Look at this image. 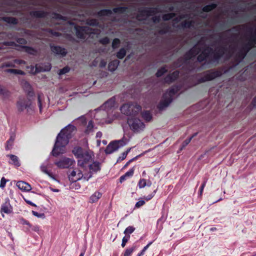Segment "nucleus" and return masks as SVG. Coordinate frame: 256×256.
I'll return each mask as SVG.
<instances>
[{
    "mask_svg": "<svg viewBox=\"0 0 256 256\" xmlns=\"http://www.w3.org/2000/svg\"><path fill=\"white\" fill-rule=\"evenodd\" d=\"M130 236L128 235V236H124L122 240V248L124 247L126 244V243L128 242V240L130 239Z\"/></svg>",
    "mask_w": 256,
    "mask_h": 256,
    "instance_id": "nucleus-48",
    "label": "nucleus"
},
{
    "mask_svg": "<svg viewBox=\"0 0 256 256\" xmlns=\"http://www.w3.org/2000/svg\"><path fill=\"white\" fill-rule=\"evenodd\" d=\"M16 42L20 44H26L27 43V41L24 38H18Z\"/></svg>",
    "mask_w": 256,
    "mask_h": 256,
    "instance_id": "nucleus-56",
    "label": "nucleus"
},
{
    "mask_svg": "<svg viewBox=\"0 0 256 256\" xmlns=\"http://www.w3.org/2000/svg\"><path fill=\"white\" fill-rule=\"evenodd\" d=\"M76 172H77V170H74L68 176V178L70 181H72V182H76V180H74V179H76Z\"/></svg>",
    "mask_w": 256,
    "mask_h": 256,
    "instance_id": "nucleus-40",
    "label": "nucleus"
},
{
    "mask_svg": "<svg viewBox=\"0 0 256 256\" xmlns=\"http://www.w3.org/2000/svg\"><path fill=\"white\" fill-rule=\"evenodd\" d=\"M75 162L73 158L64 157L59 160L55 162L54 164L60 168H68Z\"/></svg>",
    "mask_w": 256,
    "mask_h": 256,
    "instance_id": "nucleus-11",
    "label": "nucleus"
},
{
    "mask_svg": "<svg viewBox=\"0 0 256 256\" xmlns=\"http://www.w3.org/2000/svg\"><path fill=\"white\" fill-rule=\"evenodd\" d=\"M14 62H8L2 64V68L4 67H14Z\"/></svg>",
    "mask_w": 256,
    "mask_h": 256,
    "instance_id": "nucleus-45",
    "label": "nucleus"
},
{
    "mask_svg": "<svg viewBox=\"0 0 256 256\" xmlns=\"http://www.w3.org/2000/svg\"><path fill=\"white\" fill-rule=\"evenodd\" d=\"M125 144L126 143L122 140L110 142L106 146L105 152L106 154H111Z\"/></svg>",
    "mask_w": 256,
    "mask_h": 256,
    "instance_id": "nucleus-10",
    "label": "nucleus"
},
{
    "mask_svg": "<svg viewBox=\"0 0 256 256\" xmlns=\"http://www.w3.org/2000/svg\"><path fill=\"white\" fill-rule=\"evenodd\" d=\"M120 62L117 60L110 62L108 65V70L111 72L114 71L117 68Z\"/></svg>",
    "mask_w": 256,
    "mask_h": 256,
    "instance_id": "nucleus-23",
    "label": "nucleus"
},
{
    "mask_svg": "<svg viewBox=\"0 0 256 256\" xmlns=\"http://www.w3.org/2000/svg\"><path fill=\"white\" fill-rule=\"evenodd\" d=\"M194 23V22L192 20L190 21L184 20L180 23V26L182 28H189L193 26Z\"/></svg>",
    "mask_w": 256,
    "mask_h": 256,
    "instance_id": "nucleus-25",
    "label": "nucleus"
},
{
    "mask_svg": "<svg viewBox=\"0 0 256 256\" xmlns=\"http://www.w3.org/2000/svg\"><path fill=\"white\" fill-rule=\"evenodd\" d=\"M142 109L140 106L136 104H125L120 110L122 113L127 116H135Z\"/></svg>",
    "mask_w": 256,
    "mask_h": 256,
    "instance_id": "nucleus-5",
    "label": "nucleus"
},
{
    "mask_svg": "<svg viewBox=\"0 0 256 256\" xmlns=\"http://www.w3.org/2000/svg\"><path fill=\"white\" fill-rule=\"evenodd\" d=\"M106 62L104 60H102L100 63V68H104L106 66Z\"/></svg>",
    "mask_w": 256,
    "mask_h": 256,
    "instance_id": "nucleus-64",
    "label": "nucleus"
},
{
    "mask_svg": "<svg viewBox=\"0 0 256 256\" xmlns=\"http://www.w3.org/2000/svg\"><path fill=\"white\" fill-rule=\"evenodd\" d=\"M206 37H202L183 57L178 59L174 66H182L186 70L191 72L209 68L212 64L218 63L228 50L227 46H220L214 50L206 44Z\"/></svg>",
    "mask_w": 256,
    "mask_h": 256,
    "instance_id": "nucleus-1",
    "label": "nucleus"
},
{
    "mask_svg": "<svg viewBox=\"0 0 256 256\" xmlns=\"http://www.w3.org/2000/svg\"><path fill=\"white\" fill-rule=\"evenodd\" d=\"M0 212L2 213L10 214L12 212V207L8 202H5L2 204L1 207Z\"/></svg>",
    "mask_w": 256,
    "mask_h": 256,
    "instance_id": "nucleus-20",
    "label": "nucleus"
},
{
    "mask_svg": "<svg viewBox=\"0 0 256 256\" xmlns=\"http://www.w3.org/2000/svg\"><path fill=\"white\" fill-rule=\"evenodd\" d=\"M179 76V72L175 71L172 74H168L164 78V82L168 84H170L178 78Z\"/></svg>",
    "mask_w": 256,
    "mask_h": 256,
    "instance_id": "nucleus-14",
    "label": "nucleus"
},
{
    "mask_svg": "<svg viewBox=\"0 0 256 256\" xmlns=\"http://www.w3.org/2000/svg\"><path fill=\"white\" fill-rule=\"evenodd\" d=\"M14 138L12 136H11L9 140L6 142V150H10L12 148V146L14 142Z\"/></svg>",
    "mask_w": 256,
    "mask_h": 256,
    "instance_id": "nucleus-29",
    "label": "nucleus"
},
{
    "mask_svg": "<svg viewBox=\"0 0 256 256\" xmlns=\"http://www.w3.org/2000/svg\"><path fill=\"white\" fill-rule=\"evenodd\" d=\"M40 66L38 64H36V70L38 72L40 71H49L51 69V65L50 64H48L46 66V68H39Z\"/></svg>",
    "mask_w": 256,
    "mask_h": 256,
    "instance_id": "nucleus-35",
    "label": "nucleus"
},
{
    "mask_svg": "<svg viewBox=\"0 0 256 256\" xmlns=\"http://www.w3.org/2000/svg\"><path fill=\"white\" fill-rule=\"evenodd\" d=\"M222 72L218 70H210L203 73V76L198 80V83L210 81L222 76Z\"/></svg>",
    "mask_w": 256,
    "mask_h": 256,
    "instance_id": "nucleus-8",
    "label": "nucleus"
},
{
    "mask_svg": "<svg viewBox=\"0 0 256 256\" xmlns=\"http://www.w3.org/2000/svg\"><path fill=\"white\" fill-rule=\"evenodd\" d=\"M5 72L8 73H11L15 74L24 75V72L23 71L16 69H7L5 70Z\"/></svg>",
    "mask_w": 256,
    "mask_h": 256,
    "instance_id": "nucleus-30",
    "label": "nucleus"
},
{
    "mask_svg": "<svg viewBox=\"0 0 256 256\" xmlns=\"http://www.w3.org/2000/svg\"><path fill=\"white\" fill-rule=\"evenodd\" d=\"M156 190H154L151 194H148L146 196L144 197V199L146 200V201H148L149 200H151L155 195L156 193Z\"/></svg>",
    "mask_w": 256,
    "mask_h": 256,
    "instance_id": "nucleus-51",
    "label": "nucleus"
},
{
    "mask_svg": "<svg viewBox=\"0 0 256 256\" xmlns=\"http://www.w3.org/2000/svg\"><path fill=\"white\" fill-rule=\"evenodd\" d=\"M128 124L130 128L134 132H140L145 128V124L139 118L131 117L128 118Z\"/></svg>",
    "mask_w": 256,
    "mask_h": 256,
    "instance_id": "nucleus-7",
    "label": "nucleus"
},
{
    "mask_svg": "<svg viewBox=\"0 0 256 256\" xmlns=\"http://www.w3.org/2000/svg\"><path fill=\"white\" fill-rule=\"evenodd\" d=\"M92 177V174H84L81 170H77L76 179H74V180H76V182L83 178L84 180L88 181Z\"/></svg>",
    "mask_w": 256,
    "mask_h": 256,
    "instance_id": "nucleus-17",
    "label": "nucleus"
},
{
    "mask_svg": "<svg viewBox=\"0 0 256 256\" xmlns=\"http://www.w3.org/2000/svg\"><path fill=\"white\" fill-rule=\"evenodd\" d=\"M20 48L24 49V52L36 56L38 54L37 50L32 47L28 46H20Z\"/></svg>",
    "mask_w": 256,
    "mask_h": 256,
    "instance_id": "nucleus-22",
    "label": "nucleus"
},
{
    "mask_svg": "<svg viewBox=\"0 0 256 256\" xmlns=\"http://www.w3.org/2000/svg\"><path fill=\"white\" fill-rule=\"evenodd\" d=\"M6 44L7 45V46H18L19 48H20V46H19L17 45L14 42H6Z\"/></svg>",
    "mask_w": 256,
    "mask_h": 256,
    "instance_id": "nucleus-61",
    "label": "nucleus"
},
{
    "mask_svg": "<svg viewBox=\"0 0 256 256\" xmlns=\"http://www.w3.org/2000/svg\"><path fill=\"white\" fill-rule=\"evenodd\" d=\"M40 170L43 172L48 174L50 178H54L52 174L48 170L46 166L42 165L40 166Z\"/></svg>",
    "mask_w": 256,
    "mask_h": 256,
    "instance_id": "nucleus-36",
    "label": "nucleus"
},
{
    "mask_svg": "<svg viewBox=\"0 0 256 256\" xmlns=\"http://www.w3.org/2000/svg\"><path fill=\"white\" fill-rule=\"evenodd\" d=\"M32 214L34 216H36L38 218H45V215L44 213H38L32 210Z\"/></svg>",
    "mask_w": 256,
    "mask_h": 256,
    "instance_id": "nucleus-47",
    "label": "nucleus"
},
{
    "mask_svg": "<svg viewBox=\"0 0 256 256\" xmlns=\"http://www.w3.org/2000/svg\"><path fill=\"white\" fill-rule=\"evenodd\" d=\"M180 89L178 86H174L170 88L162 96V99L158 106L160 110H162L166 108L172 102V98Z\"/></svg>",
    "mask_w": 256,
    "mask_h": 256,
    "instance_id": "nucleus-4",
    "label": "nucleus"
},
{
    "mask_svg": "<svg viewBox=\"0 0 256 256\" xmlns=\"http://www.w3.org/2000/svg\"><path fill=\"white\" fill-rule=\"evenodd\" d=\"M102 194L98 192H96L92 194L90 198V202L91 203H94L96 202L102 196Z\"/></svg>",
    "mask_w": 256,
    "mask_h": 256,
    "instance_id": "nucleus-24",
    "label": "nucleus"
},
{
    "mask_svg": "<svg viewBox=\"0 0 256 256\" xmlns=\"http://www.w3.org/2000/svg\"><path fill=\"white\" fill-rule=\"evenodd\" d=\"M167 72V70L165 67H162L157 71L156 73V76L157 77H160L162 76L164 73Z\"/></svg>",
    "mask_w": 256,
    "mask_h": 256,
    "instance_id": "nucleus-39",
    "label": "nucleus"
},
{
    "mask_svg": "<svg viewBox=\"0 0 256 256\" xmlns=\"http://www.w3.org/2000/svg\"><path fill=\"white\" fill-rule=\"evenodd\" d=\"M70 71V68L68 66H66L59 70L58 74L62 75L68 73Z\"/></svg>",
    "mask_w": 256,
    "mask_h": 256,
    "instance_id": "nucleus-46",
    "label": "nucleus"
},
{
    "mask_svg": "<svg viewBox=\"0 0 256 256\" xmlns=\"http://www.w3.org/2000/svg\"><path fill=\"white\" fill-rule=\"evenodd\" d=\"M206 181L202 183V184L200 186V190H199V194H200V195H202V194L204 188L205 187L206 184Z\"/></svg>",
    "mask_w": 256,
    "mask_h": 256,
    "instance_id": "nucleus-58",
    "label": "nucleus"
},
{
    "mask_svg": "<svg viewBox=\"0 0 256 256\" xmlns=\"http://www.w3.org/2000/svg\"><path fill=\"white\" fill-rule=\"evenodd\" d=\"M160 20V16H155L152 18V20L154 22H159Z\"/></svg>",
    "mask_w": 256,
    "mask_h": 256,
    "instance_id": "nucleus-63",
    "label": "nucleus"
},
{
    "mask_svg": "<svg viewBox=\"0 0 256 256\" xmlns=\"http://www.w3.org/2000/svg\"><path fill=\"white\" fill-rule=\"evenodd\" d=\"M6 156L8 157L10 160V161L9 162L10 164H14L17 167H18L20 166L19 158L17 156L14 154H8Z\"/></svg>",
    "mask_w": 256,
    "mask_h": 256,
    "instance_id": "nucleus-19",
    "label": "nucleus"
},
{
    "mask_svg": "<svg viewBox=\"0 0 256 256\" xmlns=\"http://www.w3.org/2000/svg\"><path fill=\"white\" fill-rule=\"evenodd\" d=\"M216 7H217V4L213 3V4H208V5H206V6H204L202 8V10L204 12H210L211 10H214Z\"/></svg>",
    "mask_w": 256,
    "mask_h": 256,
    "instance_id": "nucleus-26",
    "label": "nucleus"
},
{
    "mask_svg": "<svg viewBox=\"0 0 256 256\" xmlns=\"http://www.w3.org/2000/svg\"><path fill=\"white\" fill-rule=\"evenodd\" d=\"M142 117L146 122H150L152 118V115L148 111H144L142 114Z\"/></svg>",
    "mask_w": 256,
    "mask_h": 256,
    "instance_id": "nucleus-27",
    "label": "nucleus"
},
{
    "mask_svg": "<svg viewBox=\"0 0 256 256\" xmlns=\"http://www.w3.org/2000/svg\"><path fill=\"white\" fill-rule=\"evenodd\" d=\"M72 153L78 158V165L82 168L86 166V164L92 161L94 156L92 151L84 150L81 147H75L72 150Z\"/></svg>",
    "mask_w": 256,
    "mask_h": 256,
    "instance_id": "nucleus-3",
    "label": "nucleus"
},
{
    "mask_svg": "<svg viewBox=\"0 0 256 256\" xmlns=\"http://www.w3.org/2000/svg\"><path fill=\"white\" fill-rule=\"evenodd\" d=\"M158 12V8L157 7L144 8L138 10V18L140 16H153Z\"/></svg>",
    "mask_w": 256,
    "mask_h": 256,
    "instance_id": "nucleus-12",
    "label": "nucleus"
},
{
    "mask_svg": "<svg viewBox=\"0 0 256 256\" xmlns=\"http://www.w3.org/2000/svg\"><path fill=\"white\" fill-rule=\"evenodd\" d=\"M90 172L88 174H92V172H96L100 170V163L98 162H94L92 164H89Z\"/></svg>",
    "mask_w": 256,
    "mask_h": 256,
    "instance_id": "nucleus-18",
    "label": "nucleus"
},
{
    "mask_svg": "<svg viewBox=\"0 0 256 256\" xmlns=\"http://www.w3.org/2000/svg\"><path fill=\"white\" fill-rule=\"evenodd\" d=\"M8 180H6L4 177H2L0 180V188H4L6 186V182Z\"/></svg>",
    "mask_w": 256,
    "mask_h": 256,
    "instance_id": "nucleus-53",
    "label": "nucleus"
},
{
    "mask_svg": "<svg viewBox=\"0 0 256 256\" xmlns=\"http://www.w3.org/2000/svg\"><path fill=\"white\" fill-rule=\"evenodd\" d=\"M135 230V228L132 226H129L126 228L124 231V234L126 236H128L130 234H132Z\"/></svg>",
    "mask_w": 256,
    "mask_h": 256,
    "instance_id": "nucleus-38",
    "label": "nucleus"
},
{
    "mask_svg": "<svg viewBox=\"0 0 256 256\" xmlns=\"http://www.w3.org/2000/svg\"><path fill=\"white\" fill-rule=\"evenodd\" d=\"M152 242H150L142 250L140 253L138 254H140V256H142L144 254L146 250L152 244Z\"/></svg>",
    "mask_w": 256,
    "mask_h": 256,
    "instance_id": "nucleus-55",
    "label": "nucleus"
},
{
    "mask_svg": "<svg viewBox=\"0 0 256 256\" xmlns=\"http://www.w3.org/2000/svg\"><path fill=\"white\" fill-rule=\"evenodd\" d=\"M14 64H25L26 62L24 60H18L16 59L14 60Z\"/></svg>",
    "mask_w": 256,
    "mask_h": 256,
    "instance_id": "nucleus-60",
    "label": "nucleus"
},
{
    "mask_svg": "<svg viewBox=\"0 0 256 256\" xmlns=\"http://www.w3.org/2000/svg\"><path fill=\"white\" fill-rule=\"evenodd\" d=\"M240 26H234L233 27L232 29H230V30H226V32H224L222 34H220V38L219 40H218V42H220L222 38V36L224 34H225L226 32H230L231 30H236V32H238L240 30Z\"/></svg>",
    "mask_w": 256,
    "mask_h": 256,
    "instance_id": "nucleus-34",
    "label": "nucleus"
},
{
    "mask_svg": "<svg viewBox=\"0 0 256 256\" xmlns=\"http://www.w3.org/2000/svg\"><path fill=\"white\" fill-rule=\"evenodd\" d=\"M126 50L124 48H121L116 53V56L119 59L123 58L126 55Z\"/></svg>",
    "mask_w": 256,
    "mask_h": 256,
    "instance_id": "nucleus-31",
    "label": "nucleus"
},
{
    "mask_svg": "<svg viewBox=\"0 0 256 256\" xmlns=\"http://www.w3.org/2000/svg\"><path fill=\"white\" fill-rule=\"evenodd\" d=\"M134 250V248H127L124 253V256H130Z\"/></svg>",
    "mask_w": 256,
    "mask_h": 256,
    "instance_id": "nucleus-49",
    "label": "nucleus"
},
{
    "mask_svg": "<svg viewBox=\"0 0 256 256\" xmlns=\"http://www.w3.org/2000/svg\"><path fill=\"white\" fill-rule=\"evenodd\" d=\"M76 128L71 124H68L61 130L56 137V141L52 150V154L57 156L60 154L65 152V146L68 143V140L72 136V132Z\"/></svg>",
    "mask_w": 256,
    "mask_h": 256,
    "instance_id": "nucleus-2",
    "label": "nucleus"
},
{
    "mask_svg": "<svg viewBox=\"0 0 256 256\" xmlns=\"http://www.w3.org/2000/svg\"><path fill=\"white\" fill-rule=\"evenodd\" d=\"M16 186L18 188L24 191L29 192L32 190L31 186L28 183L23 181L18 182L16 183Z\"/></svg>",
    "mask_w": 256,
    "mask_h": 256,
    "instance_id": "nucleus-16",
    "label": "nucleus"
},
{
    "mask_svg": "<svg viewBox=\"0 0 256 256\" xmlns=\"http://www.w3.org/2000/svg\"><path fill=\"white\" fill-rule=\"evenodd\" d=\"M120 40L118 38H114L113 41H112V48H114V49H115L116 48H117L120 44Z\"/></svg>",
    "mask_w": 256,
    "mask_h": 256,
    "instance_id": "nucleus-44",
    "label": "nucleus"
},
{
    "mask_svg": "<svg viewBox=\"0 0 256 256\" xmlns=\"http://www.w3.org/2000/svg\"><path fill=\"white\" fill-rule=\"evenodd\" d=\"M4 20L7 23L13 24H17L18 22V20L16 18L13 17H4Z\"/></svg>",
    "mask_w": 256,
    "mask_h": 256,
    "instance_id": "nucleus-28",
    "label": "nucleus"
},
{
    "mask_svg": "<svg viewBox=\"0 0 256 256\" xmlns=\"http://www.w3.org/2000/svg\"><path fill=\"white\" fill-rule=\"evenodd\" d=\"M175 16L174 13L166 14L162 16V18L164 20H168L172 19Z\"/></svg>",
    "mask_w": 256,
    "mask_h": 256,
    "instance_id": "nucleus-37",
    "label": "nucleus"
},
{
    "mask_svg": "<svg viewBox=\"0 0 256 256\" xmlns=\"http://www.w3.org/2000/svg\"><path fill=\"white\" fill-rule=\"evenodd\" d=\"M194 138V136H192L186 140L182 144L181 147L180 149V150H182L191 141L192 138Z\"/></svg>",
    "mask_w": 256,
    "mask_h": 256,
    "instance_id": "nucleus-41",
    "label": "nucleus"
},
{
    "mask_svg": "<svg viewBox=\"0 0 256 256\" xmlns=\"http://www.w3.org/2000/svg\"><path fill=\"white\" fill-rule=\"evenodd\" d=\"M50 32L54 36H60L61 34L59 32L54 31L52 30H50Z\"/></svg>",
    "mask_w": 256,
    "mask_h": 256,
    "instance_id": "nucleus-59",
    "label": "nucleus"
},
{
    "mask_svg": "<svg viewBox=\"0 0 256 256\" xmlns=\"http://www.w3.org/2000/svg\"><path fill=\"white\" fill-rule=\"evenodd\" d=\"M94 129V122L92 120L89 121L88 124L86 126V128L85 130V132L87 134H90V132H93Z\"/></svg>",
    "mask_w": 256,
    "mask_h": 256,
    "instance_id": "nucleus-33",
    "label": "nucleus"
},
{
    "mask_svg": "<svg viewBox=\"0 0 256 256\" xmlns=\"http://www.w3.org/2000/svg\"><path fill=\"white\" fill-rule=\"evenodd\" d=\"M127 156V152H122L121 156L118 158L117 162L122 161L126 158Z\"/></svg>",
    "mask_w": 256,
    "mask_h": 256,
    "instance_id": "nucleus-57",
    "label": "nucleus"
},
{
    "mask_svg": "<svg viewBox=\"0 0 256 256\" xmlns=\"http://www.w3.org/2000/svg\"><path fill=\"white\" fill-rule=\"evenodd\" d=\"M145 204V201L141 200H138L135 204L136 208H139Z\"/></svg>",
    "mask_w": 256,
    "mask_h": 256,
    "instance_id": "nucleus-54",
    "label": "nucleus"
},
{
    "mask_svg": "<svg viewBox=\"0 0 256 256\" xmlns=\"http://www.w3.org/2000/svg\"><path fill=\"white\" fill-rule=\"evenodd\" d=\"M104 104V106L106 108V107H108V108L112 107L114 106V100L112 98L110 99L107 102H106Z\"/></svg>",
    "mask_w": 256,
    "mask_h": 256,
    "instance_id": "nucleus-43",
    "label": "nucleus"
},
{
    "mask_svg": "<svg viewBox=\"0 0 256 256\" xmlns=\"http://www.w3.org/2000/svg\"><path fill=\"white\" fill-rule=\"evenodd\" d=\"M134 168H130V170H129L128 171L126 172L125 173V174H124L125 176H126L127 178H130V177L132 176L134 174Z\"/></svg>",
    "mask_w": 256,
    "mask_h": 256,
    "instance_id": "nucleus-50",
    "label": "nucleus"
},
{
    "mask_svg": "<svg viewBox=\"0 0 256 256\" xmlns=\"http://www.w3.org/2000/svg\"><path fill=\"white\" fill-rule=\"evenodd\" d=\"M76 36L81 39H84L86 38L85 36V28L83 27L76 28Z\"/></svg>",
    "mask_w": 256,
    "mask_h": 256,
    "instance_id": "nucleus-21",
    "label": "nucleus"
},
{
    "mask_svg": "<svg viewBox=\"0 0 256 256\" xmlns=\"http://www.w3.org/2000/svg\"><path fill=\"white\" fill-rule=\"evenodd\" d=\"M30 15L33 18H44L48 15V12L44 10H33L30 12Z\"/></svg>",
    "mask_w": 256,
    "mask_h": 256,
    "instance_id": "nucleus-15",
    "label": "nucleus"
},
{
    "mask_svg": "<svg viewBox=\"0 0 256 256\" xmlns=\"http://www.w3.org/2000/svg\"><path fill=\"white\" fill-rule=\"evenodd\" d=\"M100 43L103 44H106L110 42V39L108 38L106 36L104 38H101L100 40Z\"/></svg>",
    "mask_w": 256,
    "mask_h": 256,
    "instance_id": "nucleus-52",
    "label": "nucleus"
},
{
    "mask_svg": "<svg viewBox=\"0 0 256 256\" xmlns=\"http://www.w3.org/2000/svg\"><path fill=\"white\" fill-rule=\"evenodd\" d=\"M51 51L56 55L60 56L62 57L66 56L67 54V50L64 48L59 46H54L50 44V45Z\"/></svg>",
    "mask_w": 256,
    "mask_h": 256,
    "instance_id": "nucleus-13",
    "label": "nucleus"
},
{
    "mask_svg": "<svg viewBox=\"0 0 256 256\" xmlns=\"http://www.w3.org/2000/svg\"><path fill=\"white\" fill-rule=\"evenodd\" d=\"M34 93L32 91L28 90V98H20L17 102V108L18 110L20 112H22L24 110L26 109L28 111L30 108V106L32 104L31 100L30 98L32 96Z\"/></svg>",
    "mask_w": 256,
    "mask_h": 256,
    "instance_id": "nucleus-6",
    "label": "nucleus"
},
{
    "mask_svg": "<svg viewBox=\"0 0 256 256\" xmlns=\"http://www.w3.org/2000/svg\"><path fill=\"white\" fill-rule=\"evenodd\" d=\"M10 95V92L5 88L0 85V96L4 98H8Z\"/></svg>",
    "mask_w": 256,
    "mask_h": 256,
    "instance_id": "nucleus-32",
    "label": "nucleus"
},
{
    "mask_svg": "<svg viewBox=\"0 0 256 256\" xmlns=\"http://www.w3.org/2000/svg\"><path fill=\"white\" fill-rule=\"evenodd\" d=\"M38 107H39V108H40V110L41 112H42V102H41V100H40V95L38 96Z\"/></svg>",
    "mask_w": 256,
    "mask_h": 256,
    "instance_id": "nucleus-62",
    "label": "nucleus"
},
{
    "mask_svg": "<svg viewBox=\"0 0 256 256\" xmlns=\"http://www.w3.org/2000/svg\"><path fill=\"white\" fill-rule=\"evenodd\" d=\"M146 186V180L144 178H140L138 182V186L140 188H142Z\"/></svg>",
    "mask_w": 256,
    "mask_h": 256,
    "instance_id": "nucleus-42",
    "label": "nucleus"
},
{
    "mask_svg": "<svg viewBox=\"0 0 256 256\" xmlns=\"http://www.w3.org/2000/svg\"><path fill=\"white\" fill-rule=\"evenodd\" d=\"M128 10V7L126 6H119L114 8L112 9V10L109 9H103L99 10L98 12V16H110L112 14V12L114 13H119V14H124L126 10Z\"/></svg>",
    "mask_w": 256,
    "mask_h": 256,
    "instance_id": "nucleus-9",
    "label": "nucleus"
}]
</instances>
